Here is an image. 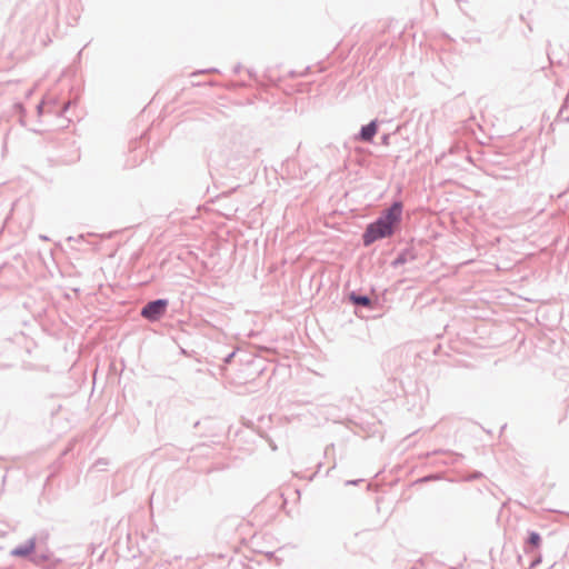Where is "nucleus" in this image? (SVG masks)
<instances>
[{
	"instance_id": "nucleus-1",
	"label": "nucleus",
	"mask_w": 569,
	"mask_h": 569,
	"mask_svg": "<svg viewBox=\"0 0 569 569\" xmlns=\"http://www.w3.org/2000/svg\"><path fill=\"white\" fill-rule=\"evenodd\" d=\"M401 216L402 204L395 202L377 221L367 227L362 237L365 246H370L379 239L391 237L401 221Z\"/></svg>"
},
{
	"instance_id": "nucleus-2",
	"label": "nucleus",
	"mask_w": 569,
	"mask_h": 569,
	"mask_svg": "<svg viewBox=\"0 0 569 569\" xmlns=\"http://www.w3.org/2000/svg\"><path fill=\"white\" fill-rule=\"evenodd\" d=\"M167 306V300L151 301L142 308L141 316L150 321H157L164 315Z\"/></svg>"
},
{
	"instance_id": "nucleus-3",
	"label": "nucleus",
	"mask_w": 569,
	"mask_h": 569,
	"mask_svg": "<svg viewBox=\"0 0 569 569\" xmlns=\"http://www.w3.org/2000/svg\"><path fill=\"white\" fill-rule=\"evenodd\" d=\"M36 548V542L33 539H30L28 542H26L23 546H20L18 548H14L12 551H11V555L14 556V557H27L29 556L31 552H33Z\"/></svg>"
},
{
	"instance_id": "nucleus-4",
	"label": "nucleus",
	"mask_w": 569,
	"mask_h": 569,
	"mask_svg": "<svg viewBox=\"0 0 569 569\" xmlns=\"http://www.w3.org/2000/svg\"><path fill=\"white\" fill-rule=\"evenodd\" d=\"M378 131V128H377V123L376 121H371L369 124L365 126L362 129H361V139L363 141H371L372 138L376 136Z\"/></svg>"
},
{
	"instance_id": "nucleus-5",
	"label": "nucleus",
	"mask_w": 569,
	"mask_h": 569,
	"mask_svg": "<svg viewBox=\"0 0 569 569\" xmlns=\"http://www.w3.org/2000/svg\"><path fill=\"white\" fill-rule=\"evenodd\" d=\"M350 299L356 305H361V306H369L370 305V299L368 297H365V296H356L355 293H352L350 296Z\"/></svg>"
},
{
	"instance_id": "nucleus-6",
	"label": "nucleus",
	"mask_w": 569,
	"mask_h": 569,
	"mask_svg": "<svg viewBox=\"0 0 569 569\" xmlns=\"http://www.w3.org/2000/svg\"><path fill=\"white\" fill-rule=\"evenodd\" d=\"M540 536L536 532H531L530 533V537H529V542L535 546V547H538L539 543H540Z\"/></svg>"
}]
</instances>
